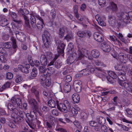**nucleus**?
<instances>
[{"label": "nucleus", "instance_id": "3c124183", "mask_svg": "<svg viewBox=\"0 0 132 132\" xmlns=\"http://www.w3.org/2000/svg\"><path fill=\"white\" fill-rule=\"evenodd\" d=\"M47 78V76L45 74H42L40 77V80L41 81H44Z\"/></svg>", "mask_w": 132, "mask_h": 132}, {"label": "nucleus", "instance_id": "1a4fd4ad", "mask_svg": "<svg viewBox=\"0 0 132 132\" xmlns=\"http://www.w3.org/2000/svg\"><path fill=\"white\" fill-rule=\"evenodd\" d=\"M82 86V82L80 80H77L74 82L73 86L76 91L80 92L81 90Z\"/></svg>", "mask_w": 132, "mask_h": 132}, {"label": "nucleus", "instance_id": "a18cd8bd", "mask_svg": "<svg viewBox=\"0 0 132 132\" xmlns=\"http://www.w3.org/2000/svg\"><path fill=\"white\" fill-rule=\"evenodd\" d=\"M30 127L32 129H35L36 128V124L32 121L27 122Z\"/></svg>", "mask_w": 132, "mask_h": 132}, {"label": "nucleus", "instance_id": "e2e57ef3", "mask_svg": "<svg viewBox=\"0 0 132 132\" xmlns=\"http://www.w3.org/2000/svg\"><path fill=\"white\" fill-rule=\"evenodd\" d=\"M109 38L112 41H113L114 42H116V40H117V39L116 37L114 36H109Z\"/></svg>", "mask_w": 132, "mask_h": 132}, {"label": "nucleus", "instance_id": "412c9836", "mask_svg": "<svg viewBox=\"0 0 132 132\" xmlns=\"http://www.w3.org/2000/svg\"><path fill=\"white\" fill-rule=\"evenodd\" d=\"M36 14H34L31 16L30 18V23L32 27L34 28L36 27V20L35 16Z\"/></svg>", "mask_w": 132, "mask_h": 132}, {"label": "nucleus", "instance_id": "c9c22d12", "mask_svg": "<svg viewBox=\"0 0 132 132\" xmlns=\"http://www.w3.org/2000/svg\"><path fill=\"white\" fill-rule=\"evenodd\" d=\"M73 38V34L72 33L70 34H68L64 37V39H66L68 41H69Z\"/></svg>", "mask_w": 132, "mask_h": 132}, {"label": "nucleus", "instance_id": "680f3d73", "mask_svg": "<svg viewBox=\"0 0 132 132\" xmlns=\"http://www.w3.org/2000/svg\"><path fill=\"white\" fill-rule=\"evenodd\" d=\"M46 57L48 59H51L52 57V54L50 52H47L46 53Z\"/></svg>", "mask_w": 132, "mask_h": 132}, {"label": "nucleus", "instance_id": "4be33fe9", "mask_svg": "<svg viewBox=\"0 0 132 132\" xmlns=\"http://www.w3.org/2000/svg\"><path fill=\"white\" fill-rule=\"evenodd\" d=\"M96 120L97 121L99 125H103L105 123V120L104 118L102 117L98 116L96 117Z\"/></svg>", "mask_w": 132, "mask_h": 132}, {"label": "nucleus", "instance_id": "20e7f679", "mask_svg": "<svg viewBox=\"0 0 132 132\" xmlns=\"http://www.w3.org/2000/svg\"><path fill=\"white\" fill-rule=\"evenodd\" d=\"M56 104L57 108L62 112L66 113L68 110L70 111V104L67 101L65 100L63 103H59L58 101L56 100Z\"/></svg>", "mask_w": 132, "mask_h": 132}, {"label": "nucleus", "instance_id": "5701e85b", "mask_svg": "<svg viewBox=\"0 0 132 132\" xmlns=\"http://www.w3.org/2000/svg\"><path fill=\"white\" fill-rule=\"evenodd\" d=\"M65 45L62 43H60L57 47V51L60 54L63 53Z\"/></svg>", "mask_w": 132, "mask_h": 132}, {"label": "nucleus", "instance_id": "b1692460", "mask_svg": "<svg viewBox=\"0 0 132 132\" xmlns=\"http://www.w3.org/2000/svg\"><path fill=\"white\" fill-rule=\"evenodd\" d=\"M38 74L37 71V69L35 68H34L32 70V72L30 73V76H29V79H32L34 77H36Z\"/></svg>", "mask_w": 132, "mask_h": 132}, {"label": "nucleus", "instance_id": "69168bd1", "mask_svg": "<svg viewBox=\"0 0 132 132\" xmlns=\"http://www.w3.org/2000/svg\"><path fill=\"white\" fill-rule=\"evenodd\" d=\"M52 113L53 115L56 116H57L59 114L58 112L56 109H53L52 111Z\"/></svg>", "mask_w": 132, "mask_h": 132}, {"label": "nucleus", "instance_id": "4d7b16f0", "mask_svg": "<svg viewBox=\"0 0 132 132\" xmlns=\"http://www.w3.org/2000/svg\"><path fill=\"white\" fill-rule=\"evenodd\" d=\"M65 81L67 82H69L71 81L72 79L71 77L69 75H67L65 78Z\"/></svg>", "mask_w": 132, "mask_h": 132}, {"label": "nucleus", "instance_id": "39448f33", "mask_svg": "<svg viewBox=\"0 0 132 132\" xmlns=\"http://www.w3.org/2000/svg\"><path fill=\"white\" fill-rule=\"evenodd\" d=\"M50 36V34L49 32L46 30L44 31V34L42 35V38L43 43L42 46L43 48H47L49 47L50 45L48 40H49Z\"/></svg>", "mask_w": 132, "mask_h": 132}, {"label": "nucleus", "instance_id": "864d4df0", "mask_svg": "<svg viewBox=\"0 0 132 132\" xmlns=\"http://www.w3.org/2000/svg\"><path fill=\"white\" fill-rule=\"evenodd\" d=\"M7 78L9 79H11L13 78V75L12 73L9 72L6 75Z\"/></svg>", "mask_w": 132, "mask_h": 132}, {"label": "nucleus", "instance_id": "423d86ee", "mask_svg": "<svg viewBox=\"0 0 132 132\" xmlns=\"http://www.w3.org/2000/svg\"><path fill=\"white\" fill-rule=\"evenodd\" d=\"M18 12H20L21 13L20 15H21V16L23 17L25 21V24L26 26L30 27V26L29 25V19L28 18V16L25 15L28 14L29 12L26 9H20L19 10V11H18Z\"/></svg>", "mask_w": 132, "mask_h": 132}, {"label": "nucleus", "instance_id": "de8ad7c7", "mask_svg": "<svg viewBox=\"0 0 132 132\" xmlns=\"http://www.w3.org/2000/svg\"><path fill=\"white\" fill-rule=\"evenodd\" d=\"M22 80L21 76L20 75H18L16 76L15 81L16 83H18L21 81Z\"/></svg>", "mask_w": 132, "mask_h": 132}, {"label": "nucleus", "instance_id": "f704fd0d", "mask_svg": "<svg viewBox=\"0 0 132 132\" xmlns=\"http://www.w3.org/2000/svg\"><path fill=\"white\" fill-rule=\"evenodd\" d=\"M107 1V0H98L99 4L102 7L105 6L108 4Z\"/></svg>", "mask_w": 132, "mask_h": 132}, {"label": "nucleus", "instance_id": "4468645a", "mask_svg": "<svg viewBox=\"0 0 132 132\" xmlns=\"http://www.w3.org/2000/svg\"><path fill=\"white\" fill-rule=\"evenodd\" d=\"M77 55L75 53H73L68 58L67 62L68 64H70L74 62L77 58Z\"/></svg>", "mask_w": 132, "mask_h": 132}, {"label": "nucleus", "instance_id": "37998d69", "mask_svg": "<svg viewBox=\"0 0 132 132\" xmlns=\"http://www.w3.org/2000/svg\"><path fill=\"white\" fill-rule=\"evenodd\" d=\"M108 19V21L109 23H110V22H111V23L113 24V23H114L115 21V17L113 16L110 15L109 16Z\"/></svg>", "mask_w": 132, "mask_h": 132}, {"label": "nucleus", "instance_id": "7ed1b4c3", "mask_svg": "<svg viewBox=\"0 0 132 132\" xmlns=\"http://www.w3.org/2000/svg\"><path fill=\"white\" fill-rule=\"evenodd\" d=\"M130 21L129 12H122L119 16L118 20V25L119 26H126L127 24L129 23Z\"/></svg>", "mask_w": 132, "mask_h": 132}, {"label": "nucleus", "instance_id": "7c9ffc66", "mask_svg": "<svg viewBox=\"0 0 132 132\" xmlns=\"http://www.w3.org/2000/svg\"><path fill=\"white\" fill-rule=\"evenodd\" d=\"M97 76L101 78L103 81L104 80L106 79H107V80L109 82L111 81V78H109V76H107L103 73L100 75H97Z\"/></svg>", "mask_w": 132, "mask_h": 132}, {"label": "nucleus", "instance_id": "58836bf2", "mask_svg": "<svg viewBox=\"0 0 132 132\" xmlns=\"http://www.w3.org/2000/svg\"><path fill=\"white\" fill-rule=\"evenodd\" d=\"M87 123L90 126L93 127L100 126L97 123V122H95L94 121H90L88 122Z\"/></svg>", "mask_w": 132, "mask_h": 132}, {"label": "nucleus", "instance_id": "a211bd4d", "mask_svg": "<svg viewBox=\"0 0 132 132\" xmlns=\"http://www.w3.org/2000/svg\"><path fill=\"white\" fill-rule=\"evenodd\" d=\"M32 93L34 94L36 99L39 102H40L39 98V92L38 90H37L35 87H32L31 89Z\"/></svg>", "mask_w": 132, "mask_h": 132}, {"label": "nucleus", "instance_id": "4c0bfd02", "mask_svg": "<svg viewBox=\"0 0 132 132\" xmlns=\"http://www.w3.org/2000/svg\"><path fill=\"white\" fill-rule=\"evenodd\" d=\"M59 121L63 123H66V122H69L70 121L69 119L67 118H65L64 119L62 118H59L58 119Z\"/></svg>", "mask_w": 132, "mask_h": 132}, {"label": "nucleus", "instance_id": "f03ea898", "mask_svg": "<svg viewBox=\"0 0 132 132\" xmlns=\"http://www.w3.org/2000/svg\"><path fill=\"white\" fill-rule=\"evenodd\" d=\"M29 104L32 106L30 114H28L26 116L27 117L28 120L26 121L27 122L32 121L35 117L33 114H36L38 110V105L36 100L34 98L30 99L29 101Z\"/></svg>", "mask_w": 132, "mask_h": 132}, {"label": "nucleus", "instance_id": "a878e982", "mask_svg": "<svg viewBox=\"0 0 132 132\" xmlns=\"http://www.w3.org/2000/svg\"><path fill=\"white\" fill-rule=\"evenodd\" d=\"M105 19V17L104 16H101L99 20H98L97 22L100 25L102 26H106V23L104 21Z\"/></svg>", "mask_w": 132, "mask_h": 132}, {"label": "nucleus", "instance_id": "09e8293b", "mask_svg": "<svg viewBox=\"0 0 132 132\" xmlns=\"http://www.w3.org/2000/svg\"><path fill=\"white\" fill-rule=\"evenodd\" d=\"M9 34L5 33H4L2 36V38L5 40H8L9 38Z\"/></svg>", "mask_w": 132, "mask_h": 132}, {"label": "nucleus", "instance_id": "72a5a7b5", "mask_svg": "<svg viewBox=\"0 0 132 132\" xmlns=\"http://www.w3.org/2000/svg\"><path fill=\"white\" fill-rule=\"evenodd\" d=\"M8 125L11 129V130L13 131L16 130V126L14 123L10 121L8 123Z\"/></svg>", "mask_w": 132, "mask_h": 132}, {"label": "nucleus", "instance_id": "f3484780", "mask_svg": "<svg viewBox=\"0 0 132 132\" xmlns=\"http://www.w3.org/2000/svg\"><path fill=\"white\" fill-rule=\"evenodd\" d=\"M0 24L2 26L4 27L7 26L8 24V20L5 18L4 15H2L1 16Z\"/></svg>", "mask_w": 132, "mask_h": 132}, {"label": "nucleus", "instance_id": "49530a36", "mask_svg": "<svg viewBox=\"0 0 132 132\" xmlns=\"http://www.w3.org/2000/svg\"><path fill=\"white\" fill-rule=\"evenodd\" d=\"M50 14L52 19H54L56 17V11L54 10H52L50 12Z\"/></svg>", "mask_w": 132, "mask_h": 132}, {"label": "nucleus", "instance_id": "603ef678", "mask_svg": "<svg viewBox=\"0 0 132 132\" xmlns=\"http://www.w3.org/2000/svg\"><path fill=\"white\" fill-rule=\"evenodd\" d=\"M112 10L113 11H116L117 9V5L113 2H112L111 3Z\"/></svg>", "mask_w": 132, "mask_h": 132}, {"label": "nucleus", "instance_id": "c756f323", "mask_svg": "<svg viewBox=\"0 0 132 132\" xmlns=\"http://www.w3.org/2000/svg\"><path fill=\"white\" fill-rule=\"evenodd\" d=\"M65 31L64 28H60L58 31V34L60 38H63L64 34Z\"/></svg>", "mask_w": 132, "mask_h": 132}, {"label": "nucleus", "instance_id": "bf43d9fd", "mask_svg": "<svg viewBox=\"0 0 132 132\" xmlns=\"http://www.w3.org/2000/svg\"><path fill=\"white\" fill-rule=\"evenodd\" d=\"M125 111L127 114L126 115L127 116H128V115H132V110L130 109L129 108L125 110Z\"/></svg>", "mask_w": 132, "mask_h": 132}, {"label": "nucleus", "instance_id": "f257e3e1", "mask_svg": "<svg viewBox=\"0 0 132 132\" xmlns=\"http://www.w3.org/2000/svg\"><path fill=\"white\" fill-rule=\"evenodd\" d=\"M11 101L12 103H8L6 105L8 109L11 111H12L11 114V117L12 118H16L17 115H19L22 118L25 115V113L23 111L18 109V108L20 109H22V101L18 98L13 97L11 99Z\"/></svg>", "mask_w": 132, "mask_h": 132}, {"label": "nucleus", "instance_id": "774afa93", "mask_svg": "<svg viewBox=\"0 0 132 132\" xmlns=\"http://www.w3.org/2000/svg\"><path fill=\"white\" fill-rule=\"evenodd\" d=\"M0 60L3 63L6 62V60L4 56L3 55L0 56Z\"/></svg>", "mask_w": 132, "mask_h": 132}, {"label": "nucleus", "instance_id": "e433bc0d", "mask_svg": "<svg viewBox=\"0 0 132 132\" xmlns=\"http://www.w3.org/2000/svg\"><path fill=\"white\" fill-rule=\"evenodd\" d=\"M71 89V86L70 84H68L64 85L63 89L66 92H69Z\"/></svg>", "mask_w": 132, "mask_h": 132}, {"label": "nucleus", "instance_id": "8fccbe9b", "mask_svg": "<svg viewBox=\"0 0 132 132\" xmlns=\"http://www.w3.org/2000/svg\"><path fill=\"white\" fill-rule=\"evenodd\" d=\"M68 49L69 51H70L71 53L74 50V46L72 43H70L68 45Z\"/></svg>", "mask_w": 132, "mask_h": 132}, {"label": "nucleus", "instance_id": "79ce46f5", "mask_svg": "<svg viewBox=\"0 0 132 132\" xmlns=\"http://www.w3.org/2000/svg\"><path fill=\"white\" fill-rule=\"evenodd\" d=\"M70 111L68 110L69 112H71L73 115H76L78 113L77 110L75 108L72 107L71 108V105H70Z\"/></svg>", "mask_w": 132, "mask_h": 132}, {"label": "nucleus", "instance_id": "393cba45", "mask_svg": "<svg viewBox=\"0 0 132 132\" xmlns=\"http://www.w3.org/2000/svg\"><path fill=\"white\" fill-rule=\"evenodd\" d=\"M73 101L76 103H78L80 101V98L79 95L76 93H74L72 96Z\"/></svg>", "mask_w": 132, "mask_h": 132}, {"label": "nucleus", "instance_id": "0eeeda50", "mask_svg": "<svg viewBox=\"0 0 132 132\" xmlns=\"http://www.w3.org/2000/svg\"><path fill=\"white\" fill-rule=\"evenodd\" d=\"M18 68L21 70L22 72L27 74L29 73V69L30 66L29 64H26L24 65H19L18 66Z\"/></svg>", "mask_w": 132, "mask_h": 132}, {"label": "nucleus", "instance_id": "c03bdc74", "mask_svg": "<svg viewBox=\"0 0 132 132\" xmlns=\"http://www.w3.org/2000/svg\"><path fill=\"white\" fill-rule=\"evenodd\" d=\"M95 64L96 65L101 66L103 67L106 66V65L100 61L97 60L95 61Z\"/></svg>", "mask_w": 132, "mask_h": 132}, {"label": "nucleus", "instance_id": "c85d7f7f", "mask_svg": "<svg viewBox=\"0 0 132 132\" xmlns=\"http://www.w3.org/2000/svg\"><path fill=\"white\" fill-rule=\"evenodd\" d=\"M91 54L92 55L93 57L97 58L100 55V53L98 50H94L91 51Z\"/></svg>", "mask_w": 132, "mask_h": 132}, {"label": "nucleus", "instance_id": "0e129e2a", "mask_svg": "<svg viewBox=\"0 0 132 132\" xmlns=\"http://www.w3.org/2000/svg\"><path fill=\"white\" fill-rule=\"evenodd\" d=\"M78 7L77 5H75L73 6V11L75 15L78 14Z\"/></svg>", "mask_w": 132, "mask_h": 132}, {"label": "nucleus", "instance_id": "13d9d810", "mask_svg": "<svg viewBox=\"0 0 132 132\" xmlns=\"http://www.w3.org/2000/svg\"><path fill=\"white\" fill-rule=\"evenodd\" d=\"M45 84L47 86L49 87L51 84V80L49 79L45 80Z\"/></svg>", "mask_w": 132, "mask_h": 132}, {"label": "nucleus", "instance_id": "2f4dec72", "mask_svg": "<svg viewBox=\"0 0 132 132\" xmlns=\"http://www.w3.org/2000/svg\"><path fill=\"white\" fill-rule=\"evenodd\" d=\"M108 74L109 77V78L110 77L113 79H116L117 78V76L116 74L113 71H109L108 72Z\"/></svg>", "mask_w": 132, "mask_h": 132}, {"label": "nucleus", "instance_id": "f8f14e48", "mask_svg": "<svg viewBox=\"0 0 132 132\" xmlns=\"http://www.w3.org/2000/svg\"><path fill=\"white\" fill-rule=\"evenodd\" d=\"M36 17L38 19L37 23L36 24V27L38 29H42L44 27V23L43 19L38 15H36Z\"/></svg>", "mask_w": 132, "mask_h": 132}, {"label": "nucleus", "instance_id": "cd10ccee", "mask_svg": "<svg viewBox=\"0 0 132 132\" xmlns=\"http://www.w3.org/2000/svg\"><path fill=\"white\" fill-rule=\"evenodd\" d=\"M9 14L13 19V21L17 23H19V21L15 19L17 16V14L15 12L11 11H9Z\"/></svg>", "mask_w": 132, "mask_h": 132}, {"label": "nucleus", "instance_id": "aec40b11", "mask_svg": "<svg viewBox=\"0 0 132 132\" xmlns=\"http://www.w3.org/2000/svg\"><path fill=\"white\" fill-rule=\"evenodd\" d=\"M118 58L121 62L125 63L128 58L126 55L123 53H120L118 55Z\"/></svg>", "mask_w": 132, "mask_h": 132}, {"label": "nucleus", "instance_id": "a19ab883", "mask_svg": "<svg viewBox=\"0 0 132 132\" xmlns=\"http://www.w3.org/2000/svg\"><path fill=\"white\" fill-rule=\"evenodd\" d=\"M62 65V62L60 60H57L54 64L55 67L57 69L59 68Z\"/></svg>", "mask_w": 132, "mask_h": 132}, {"label": "nucleus", "instance_id": "ddd939ff", "mask_svg": "<svg viewBox=\"0 0 132 132\" xmlns=\"http://www.w3.org/2000/svg\"><path fill=\"white\" fill-rule=\"evenodd\" d=\"M93 37L95 40L99 42H102L103 41L104 39L103 35L97 32L94 33Z\"/></svg>", "mask_w": 132, "mask_h": 132}, {"label": "nucleus", "instance_id": "dca6fc26", "mask_svg": "<svg viewBox=\"0 0 132 132\" xmlns=\"http://www.w3.org/2000/svg\"><path fill=\"white\" fill-rule=\"evenodd\" d=\"M101 48L104 52H109L111 49L110 46L105 43H103L102 44Z\"/></svg>", "mask_w": 132, "mask_h": 132}, {"label": "nucleus", "instance_id": "9d476101", "mask_svg": "<svg viewBox=\"0 0 132 132\" xmlns=\"http://www.w3.org/2000/svg\"><path fill=\"white\" fill-rule=\"evenodd\" d=\"M15 34L18 39L20 42H24L26 40L25 35L21 31H16Z\"/></svg>", "mask_w": 132, "mask_h": 132}, {"label": "nucleus", "instance_id": "5fc2aeb1", "mask_svg": "<svg viewBox=\"0 0 132 132\" xmlns=\"http://www.w3.org/2000/svg\"><path fill=\"white\" fill-rule=\"evenodd\" d=\"M78 60H81L82 58L84 56V55L82 54L81 51H78Z\"/></svg>", "mask_w": 132, "mask_h": 132}, {"label": "nucleus", "instance_id": "bb28decb", "mask_svg": "<svg viewBox=\"0 0 132 132\" xmlns=\"http://www.w3.org/2000/svg\"><path fill=\"white\" fill-rule=\"evenodd\" d=\"M10 85L11 83L10 82L8 81L6 82L5 84L1 87L0 88V91L2 92L6 89L10 87Z\"/></svg>", "mask_w": 132, "mask_h": 132}, {"label": "nucleus", "instance_id": "ea45409f", "mask_svg": "<svg viewBox=\"0 0 132 132\" xmlns=\"http://www.w3.org/2000/svg\"><path fill=\"white\" fill-rule=\"evenodd\" d=\"M103 71L102 69L100 68H95L96 75L97 76V75H101L102 73V72Z\"/></svg>", "mask_w": 132, "mask_h": 132}, {"label": "nucleus", "instance_id": "6e6d98bb", "mask_svg": "<svg viewBox=\"0 0 132 132\" xmlns=\"http://www.w3.org/2000/svg\"><path fill=\"white\" fill-rule=\"evenodd\" d=\"M101 127V129L102 132H107L108 130V128L105 125H102Z\"/></svg>", "mask_w": 132, "mask_h": 132}, {"label": "nucleus", "instance_id": "052dcab7", "mask_svg": "<svg viewBox=\"0 0 132 132\" xmlns=\"http://www.w3.org/2000/svg\"><path fill=\"white\" fill-rule=\"evenodd\" d=\"M26 114L25 113V115L23 116V117L22 118L19 115H17V117L16 118H13L14 120H16L17 121H21L22 120V119H23L24 116H26Z\"/></svg>", "mask_w": 132, "mask_h": 132}, {"label": "nucleus", "instance_id": "2eb2a0df", "mask_svg": "<svg viewBox=\"0 0 132 132\" xmlns=\"http://www.w3.org/2000/svg\"><path fill=\"white\" fill-rule=\"evenodd\" d=\"M118 75V79L119 80L125 81L126 80L125 76L126 73L123 70L117 72Z\"/></svg>", "mask_w": 132, "mask_h": 132}, {"label": "nucleus", "instance_id": "9b49d317", "mask_svg": "<svg viewBox=\"0 0 132 132\" xmlns=\"http://www.w3.org/2000/svg\"><path fill=\"white\" fill-rule=\"evenodd\" d=\"M77 34L78 36L81 38L85 36H88L90 37L92 35L91 32L89 31H79L77 32Z\"/></svg>", "mask_w": 132, "mask_h": 132}, {"label": "nucleus", "instance_id": "6ab92c4d", "mask_svg": "<svg viewBox=\"0 0 132 132\" xmlns=\"http://www.w3.org/2000/svg\"><path fill=\"white\" fill-rule=\"evenodd\" d=\"M40 61L41 64L43 66H45L47 64V58L46 56L44 54L42 55L40 57Z\"/></svg>", "mask_w": 132, "mask_h": 132}, {"label": "nucleus", "instance_id": "6e6552de", "mask_svg": "<svg viewBox=\"0 0 132 132\" xmlns=\"http://www.w3.org/2000/svg\"><path fill=\"white\" fill-rule=\"evenodd\" d=\"M124 81L119 80L118 83L119 85L122 87L123 86L129 92L132 93V86L128 83L123 82Z\"/></svg>", "mask_w": 132, "mask_h": 132}, {"label": "nucleus", "instance_id": "338daca9", "mask_svg": "<svg viewBox=\"0 0 132 132\" xmlns=\"http://www.w3.org/2000/svg\"><path fill=\"white\" fill-rule=\"evenodd\" d=\"M34 63L35 66L36 67H38L40 64L39 62L37 60H34Z\"/></svg>", "mask_w": 132, "mask_h": 132}, {"label": "nucleus", "instance_id": "473e14b6", "mask_svg": "<svg viewBox=\"0 0 132 132\" xmlns=\"http://www.w3.org/2000/svg\"><path fill=\"white\" fill-rule=\"evenodd\" d=\"M56 103L53 100L51 99L48 102V105L50 107L52 108H55L56 105Z\"/></svg>", "mask_w": 132, "mask_h": 132}]
</instances>
